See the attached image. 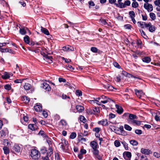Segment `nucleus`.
<instances>
[{
    "mask_svg": "<svg viewBox=\"0 0 160 160\" xmlns=\"http://www.w3.org/2000/svg\"><path fill=\"white\" fill-rule=\"evenodd\" d=\"M106 86V87H105V88L108 89L109 90H112V88H113V87L112 86H110L109 85H108L107 86Z\"/></svg>",
    "mask_w": 160,
    "mask_h": 160,
    "instance_id": "61",
    "label": "nucleus"
},
{
    "mask_svg": "<svg viewBox=\"0 0 160 160\" xmlns=\"http://www.w3.org/2000/svg\"><path fill=\"white\" fill-rule=\"evenodd\" d=\"M61 142L59 144L60 148L64 151L66 152L68 149V142L64 138L61 139Z\"/></svg>",
    "mask_w": 160,
    "mask_h": 160,
    "instance_id": "2",
    "label": "nucleus"
},
{
    "mask_svg": "<svg viewBox=\"0 0 160 160\" xmlns=\"http://www.w3.org/2000/svg\"><path fill=\"white\" fill-rule=\"evenodd\" d=\"M114 144L115 146L118 147L120 145V143L119 141L116 140L114 141Z\"/></svg>",
    "mask_w": 160,
    "mask_h": 160,
    "instance_id": "42",
    "label": "nucleus"
},
{
    "mask_svg": "<svg viewBox=\"0 0 160 160\" xmlns=\"http://www.w3.org/2000/svg\"><path fill=\"white\" fill-rule=\"evenodd\" d=\"M62 59L64 60L65 62L66 63H69L71 62V61L70 59H68L67 58H65L64 57H62Z\"/></svg>",
    "mask_w": 160,
    "mask_h": 160,
    "instance_id": "59",
    "label": "nucleus"
},
{
    "mask_svg": "<svg viewBox=\"0 0 160 160\" xmlns=\"http://www.w3.org/2000/svg\"><path fill=\"white\" fill-rule=\"evenodd\" d=\"M66 67L67 68L68 70L71 71L73 70L74 69V68L71 65H68V66H66Z\"/></svg>",
    "mask_w": 160,
    "mask_h": 160,
    "instance_id": "44",
    "label": "nucleus"
},
{
    "mask_svg": "<svg viewBox=\"0 0 160 160\" xmlns=\"http://www.w3.org/2000/svg\"><path fill=\"white\" fill-rule=\"evenodd\" d=\"M123 154L125 155L128 158H130L132 156L131 153L129 152H124Z\"/></svg>",
    "mask_w": 160,
    "mask_h": 160,
    "instance_id": "30",
    "label": "nucleus"
},
{
    "mask_svg": "<svg viewBox=\"0 0 160 160\" xmlns=\"http://www.w3.org/2000/svg\"><path fill=\"white\" fill-rule=\"evenodd\" d=\"M91 147L92 148V150L97 149V144L95 141L91 142L90 143Z\"/></svg>",
    "mask_w": 160,
    "mask_h": 160,
    "instance_id": "18",
    "label": "nucleus"
},
{
    "mask_svg": "<svg viewBox=\"0 0 160 160\" xmlns=\"http://www.w3.org/2000/svg\"><path fill=\"white\" fill-rule=\"evenodd\" d=\"M115 5L117 7L120 8H125L124 3H123L121 2H119L118 3H115Z\"/></svg>",
    "mask_w": 160,
    "mask_h": 160,
    "instance_id": "19",
    "label": "nucleus"
},
{
    "mask_svg": "<svg viewBox=\"0 0 160 160\" xmlns=\"http://www.w3.org/2000/svg\"><path fill=\"white\" fill-rule=\"evenodd\" d=\"M124 127L125 129L129 131H131L132 128L128 125L125 124L124 125Z\"/></svg>",
    "mask_w": 160,
    "mask_h": 160,
    "instance_id": "34",
    "label": "nucleus"
},
{
    "mask_svg": "<svg viewBox=\"0 0 160 160\" xmlns=\"http://www.w3.org/2000/svg\"><path fill=\"white\" fill-rule=\"evenodd\" d=\"M124 27L126 29H131L132 26L129 24H127L124 25Z\"/></svg>",
    "mask_w": 160,
    "mask_h": 160,
    "instance_id": "50",
    "label": "nucleus"
},
{
    "mask_svg": "<svg viewBox=\"0 0 160 160\" xmlns=\"http://www.w3.org/2000/svg\"><path fill=\"white\" fill-rule=\"evenodd\" d=\"M141 152L143 154L148 155L151 152L150 150L148 149L142 148L141 149Z\"/></svg>",
    "mask_w": 160,
    "mask_h": 160,
    "instance_id": "12",
    "label": "nucleus"
},
{
    "mask_svg": "<svg viewBox=\"0 0 160 160\" xmlns=\"http://www.w3.org/2000/svg\"><path fill=\"white\" fill-rule=\"evenodd\" d=\"M91 50L93 52L96 53L98 51V49L95 47H92L91 48Z\"/></svg>",
    "mask_w": 160,
    "mask_h": 160,
    "instance_id": "49",
    "label": "nucleus"
},
{
    "mask_svg": "<svg viewBox=\"0 0 160 160\" xmlns=\"http://www.w3.org/2000/svg\"><path fill=\"white\" fill-rule=\"evenodd\" d=\"M144 8L146 9L148 12L152 11L153 10V6L151 4L148 3H145L144 4Z\"/></svg>",
    "mask_w": 160,
    "mask_h": 160,
    "instance_id": "6",
    "label": "nucleus"
},
{
    "mask_svg": "<svg viewBox=\"0 0 160 160\" xmlns=\"http://www.w3.org/2000/svg\"><path fill=\"white\" fill-rule=\"evenodd\" d=\"M115 116L116 115L115 114L112 113H110L109 115V118L111 119L115 117Z\"/></svg>",
    "mask_w": 160,
    "mask_h": 160,
    "instance_id": "56",
    "label": "nucleus"
},
{
    "mask_svg": "<svg viewBox=\"0 0 160 160\" xmlns=\"http://www.w3.org/2000/svg\"><path fill=\"white\" fill-rule=\"evenodd\" d=\"M113 65L114 66L118 68H121V67L116 62H113Z\"/></svg>",
    "mask_w": 160,
    "mask_h": 160,
    "instance_id": "54",
    "label": "nucleus"
},
{
    "mask_svg": "<svg viewBox=\"0 0 160 160\" xmlns=\"http://www.w3.org/2000/svg\"><path fill=\"white\" fill-rule=\"evenodd\" d=\"M99 124H101L104 126H108V122L107 119H103L98 122Z\"/></svg>",
    "mask_w": 160,
    "mask_h": 160,
    "instance_id": "16",
    "label": "nucleus"
},
{
    "mask_svg": "<svg viewBox=\"0 0 160 160\" xmlns=\"http://www.w3.org/2000/svg\"><path fill=\"white\" fill-rule=\"evenodd\" d=\"M112 101L111 98H107L104 95L101 96L100 97L97 98L95 100L96 102L99 105H101V102L105 104Z\"/></svg>",
    "mask_w": 160,
    "mask_h": 160,
    "instance_id": "1",
    "label": "nucleus"
},
{
    "mask_svg": "<svg viewBox=\"0 0 160 160\" xmlns=\"http://www.w3.org/2000/svg\"><path fill=\"white\" fill-rule=\"evenodd\" d=\"M149 15L150 18L152 20H154L156 19V15L154 13H150L149 14Z\"/></svg>",
    "mask_w": 160,
    "mask_h": 160,
    "instance_id": "31",
    "label": "nucleus"
},
{
    "mask_svg": "<svg viewBox=\"0 0 160 160\" xmlns=\"http://www.w3.org/2000/svg\"><path fill=\"white\" fill-rule=\"evenodd\" d=\"M100 22L104 25H108V24L105 19H101L100 20Z\"/></svg>",
    "mask_w": 160,
    "mask_h": 160,
    "instance_id": "43",
    "label": "nucleus"
},
{
    "mask_svg": "<svg viewBox=\"0 0 160 160\" xmlns=\"http://www.w3.org/2000/svg\"><path fill=\"white\" fill-rule=\"evenodd\" d=\"M122 74L124 76H127V77H129V76H131L132 77H133L134 78H136V77L133 76H132L131 74L128 73L127 72H125L124 71H122Z\"/></svg>",
    "mask_w": 160,
    "mask_h": 160,
    "instance_id": "28",
    "label": "nucleus"
},
{
    "mask_svg": "<svg viewBox=\"0 0 160 160\" xmlns=\"http://www.w3.org/2000/svg\"><path fill=\"white\" fill-rule=\"evenodd\" d=\"M4 89L6 90H10L11 88V86L9 84H6L4 86Z\"/></svg>",
    "mask_w": 160,
    "mask_h": 160,
    "instance_id": "46",
    "label": "nucleus"
},
{
    "mask_svg": "<svg viewBox=\"0 0 160 160\" xmlns=\"http://www.w3.org/2000/svg\"><path fill=\"white\" fill-rule=\"evenodd\" d=\"M144 22H138V23L139 25V26L141 27L142 28H144L145 27V25H144Z\"/></svg>",
    "mask_w": 160,
    "mask_h": 160,
    "instance_id": "45",
    "label": "nucleus"
},
{
    "mask_svg": "<svg viewBox=\"0 0 160 160\" xmlns=\"http://www.w3.org/2000/svg\"><path fill=\"white\" fill-rule=\"evenodd\" d=\"M80 120L82 122H86V119L83 116H81L80 117Z\"/></svg>",
    "mask_w": 160,
    "mask_h": 160,
    "instance_id": "52",
    "label": "nucleus"
},
{
    "mask_svg": "<svg viewBox=\"0 0 160 160\" xmlns=\"http://www.w3.org/2000/svg\"><path fill=\"white\" fill-rule=\"evenodd\" d=\"M76 108L77 111L79 112H82L84 109V107L81 105L76 106Z\"/></svg>",
    "mask_w": 160,
    "mask_h": 160,
    "instance_id": "21",
    "label": "nucleus"
},
{
    "mask_svg": "<svg viewBox=\"0 0 160 160\" xmlns=\"http://www.w3.org/2000/svg\"><path fill=\"white\" fill-rule=\"evenodd\" d=\"M31 85L28 83H25L24 86V88L26 90H28L30 89Z\"/></svg>",
    "mask_w": 160,
    "mask_h": 160,
    "instance_id": "26",
    "label": "nucleus"
},
{
    "mask_svg": "<svg viewBox=\"0 0 160 160\" xmlns=\"http://www.w3.org/2000/svg\"><path fill=\"white\" fill-rule=\"evenodd\" d=\"M156 6H158L160 4V0H156L154 2Z\"/></svg>",
    "mask_w": 160,
    "mask_h": 160,
    "instance_id": "60",
    "label": "nucleus"
},
{
    "mask_svg": "<svg viewBox=\"0 0 160 160\" xmlns=\"http://www.w3.org/2000/svg\"><path fill=\"white\" fill-rule=\"evenodd\" d=\"M124 3L125 8L126 6H129L131 4V2L129 0H127L124 2Z\"/></svg>",
    "mask_w": 160,
    "mask_h": 160,
    "instance_id": "47",
    "label": "nucleus"
},
{
    "mask_svg": "<svg viewBox=\"0 0 160 160\" xmlns=\"http://www.w3.org/2000/svg\"><path fill=\"white\" fill-rule=\"evenodd\" d=\"M130 143L133 146H137L138 144V142L135 140H131L130 141Z\"/></svg>",
    "mask_w": 160,
    "mask_h": 160,
    "instance_id": "33",
    "label": "nucleus"
},
{
    "mask_svg": "<svg viewBox=\"0 0 160 160\" xmlns=\"http://www.w3.org/2000/svg\"><path fill=\"white\" fill-rule=\"evenodd\" d=\"M141 122L135 120L131 121V123L135 124L137 125H139L141 124Z\"/></svg>",
    "mask_w": 160,
    "mask_h": 160,
    "instance_id": "24",
    "label": "nucleus"
},
{
    "mask_svg": "<svg viewBox=\"0 0 160 160\" xmlns=\"http://www.w3.org/2000/svg\"><path fill=\"white\" fill-rule=\"evenodd\" d=\"M144 25L146 28H148L149 31L151 32H154L156 29V27L153 25H152L150 22L148 23H146L144 22Z\"/></svg>",
    "mask_w": 160,
    "mask_h": 160,
    "instance_id": "4",
    "label": "nucleus"
},
{
    "mask_svg": "<svg viewBox=\"0 0 160 160\" xmlns=\"http://www.w3.org/2000/svg\"><path fill=\"white\" fill-rule=\"evenodd\" d=\"M76 94L78 96H81L82 95V92L80 90H77L76 92Z\"/></svg>",
    "mask_w": 160,
    "mask_h": 160,
    "instance_id": "39",
    "label": "nucleus"
},
{
    "mask_svg": "<svg viewBox=\"0 0 160 160\" xmlns=\"http://www.w3.org/2000/svg\"><path fill=\"white\" fill-rule=\"evenodd\" d=\"M28 128L32 131L35 130L37 129V127L34 124H30L28 125Z\"/></svg>",
    "mask_w": 160,
    "mask_h": 160,
    "instance_id": "17",
    "label": "nucleus"
},
{
    "mask_svg": "<svg viewBox=\"0 0 160 160\" xmlns=\"http://www.w3.org/2000/svg\"><path fill=\"white\" fill-rule=\"evenodd\" d=\"M53 153V150L51 147H49L48 151L46 154L45 157H42V159L43 160H49L48 156H50Z\"/></svg>",
    "mask_w": 160,
    "mask_h": 160,
    "instance_id": "5",
    "label": "nucleus"
},
{
    "mask_svg": "<svg viewBox=\"0 0 160 160\" xmlns=\"http://www.w3.org/2000/svg\"><path fill=\"white\" fill-rule=\"evenodd\" d=\"M95 157L96 158H97L99 160H102V157L100 155H99V154H98L97 155H96L95 156Z\"/></svg>",
    "mask_w": 160,
    "mask_h": 160,
    "instance_id": "63",
    "label": "nucleus"
},
{
    "mask_svg": "<svg viewBox=\"0 0 160 160\" xmlns=\"http://www.w3.org/2000/svg\"><path fill=\"white\" fill-rule=\"evenodd\" d=\"M101 129L99 128H95L93 129V131L96 132V133H98L101 130Z\"/></svg>",
    "mask_w": 160,
    "mask_h": 160,
    "instance_id": "51",
    "label": "nucleus"
},
{
    "mask_svg": "<svg viewBox=\"0 0 160 160\" xmlns=\"http://www.w3.org/2000/svg\"><path fill=\"white\" fill-rule=\"evenodd\" d=\"M47 151V150H46V148L45 147L42 148L40 150V152L41 153L44 154Z\"/></svg>",
    "mask_w": 160,
    "mask_h": 160,
    "instance_id": "48",
    "label": "nucleus"
},
{
    "mask_svg": "<svg viewBox=\"0 0 160 160\" xmlns=\"http://www.w3.org/2000/svg\"><path fill=\"white\" fill-rule=\"evenodd\" d=\"M135 133L136 134H137L138 135H140L142 133V131L141 130L136 129L135 131Z\"/></svg>",
    "mask_w": 160,
    "mask_h": 160,
    "instance_id": "53",
    "label": "nucleus"
},
{
    "mask_svg": "<svg viewBox=\"0 0 160 160\" xmlns=\"http://www.w3.org/2000/svg\"><path fill=\"white\" fill-rule=\"evenodd\" d=\"M138 6V3L134 1L132 3V7L134 8H136Z\"/></svg>",
    "mask_w": 160,
    "mask_h": 160,
    "instance_id": "38",
    "label": "nucleus"
},
{
    "mask_svg": "<svg viewBox=\"0 0 160 160\" xmlns=\"http://www.w3.org/2000/svg\"><path fill=\"white\" fill-rule=\"evenodd\" d=\"M23 80H24V79H17L14 81V82L15 83H21Z\"/></svg>",
    "mask_w": 160,
    "mask_h": 160,
    "instance_id": "57",
    "label": "nucleus"
},
{
    "mask_svg": "<svg viewBox=\"0 0 160 160\" xmlns=\"http://www.w3.org/2000/svg\"><path fill=\"white\" fill-rule=\"evenodd\" d=\"M41 54L42 55H43L46 59H48L51 60L52 58V57L51 56H49L45 54L44 53L42 52H41Z\"/></svg>",
    "mask_w": 160,
    "mask_h": 160,
    "instance_id": "36",
    "label": "nucleus"
},
{
    "mask_svg": "<svg viewBox=\"0 0 160 160\" xmlns=\"http://www.w3.org/2000/svg\"><path fill=\"white\" fill-rule=\"evenodd\" d=\"M19 32L22 35H25L26 33V29L24 28H20L19 30Z\"/></svg>",
    "mask_w": 160,
    "mask_h": 160,
    "instance_id": "29",
    "label": "nucleus"
},
{
    "mask_svg": "<svg viewBox=\"0 0 160 160\" xmlns=\"http://www.w3.org/2000/svg\"><path fill=\"white\" fill-rule=\"evenodd\" d=\"M135 92L136 95L139 98L143 94V93L141 90L135 89Z\"/></svg>",
    "mask_w": 160,
    "mask_h": 160,
    "instance_id": "15",
    "label": "nucleus"
},
{
    "mask_svg": "<svg viewBox=\"0 0 160 160\" xmlns=\"http://www.w3.org/2000/svg\"><path fill=\"white\" fill-rule=\"evenodd\" d=\"M153 155L157 158H158L160 157V154L157 152H154L153 153Z\"/></svg>",
    "mask_w": 160,
    "mask_h": 160,
    "instance_id": "62",
    "label": "nucleus"
},
{
    "mask_svg": "<svg viewBox=\"0 0 160 160\" xmlns=\"http://www.w3.org/2000/svg\"><path fill=\"white\" fill-rule=\"evenodd\" d=\"M30 156L32 159H37L40 157V154L38 150L36 149H32L31 151Z\"/></svg>",
    "mask_w": 160,
    "mask_h": 160,
    "instance_id": "3",
    "label": "nucleus"
},
{
    "mask_svg": "<svg viewBox=\"0 0 160 160\" xmlns=\"http://www.w3.org/2000/svg\"><path fill=\"white\" fill-rule=\"evenodd\" d=\"M10 75L12 76V74H10L7 72H5L3 73V74L2 75V77L4 79H7L10 78Z\"/></svg>",
    "mask_w": 160,
    "mask_h": 160,
    "instance_id": "13",
    "label": "nucleus"
},
{
    "mask_svg": "<svg viewBox=\"0 0 160 160\" xmlns=\"http://www.w3.org/2000/svg\"><path fill=\"white\" fill-rule=\"evenodd\" d=\"M34 108L36 112H40L42 111V106L39 103L36 104L34 106Z\"/></svg>",
    "mask_w": 160,
    "mask_h": 160,
    "instance_id": "7",
    "label": "nucleus"
},
{
    "mask_svg": "<svg viewBox=\"0 0 160 160\" xmlns=\"http://www.w3.org/2000/svg\"><path fill=\"white\" fill-rule=\"evenodd\" d=\"M142 61L146 63H149L151 61V58L149 57H145L142 59Z\"/></svg>",
    "mask_w": 160,
    "mask_h": 160,
    "instance_id": "23",
    "label": "nucleus"
},
{
    "mask_svg": "<svg viewBox=\"0 0 160 160\" xmlns=\"http://www.w3.org/2000/svg\"><path fill=\"white\" fill-rule=\"evenodd\" d=\"M5 52H9L11 53H14V51L11 49H5Z\"/></svg>",
    "mask_w": 160,
    "mask_h": 160,
    "instance_id": "55",
    "label": "nucleus"
},
{
    "mask_svg": "<svg viewBox=\"0 0 160 160\" xmlns=\"http://www.w3.org/2000/svg\"><path fill=\"white\" fill-rule=\"evenodd\" d=\"M76 136V134L75 132H72L70 136V138L72 139H73L75 138Z\"/></svg>",
    "mask_w": 160,
    "mask_h": 160,
    "instance_id": "37",
    "label": "nucleus"
},
{
    "mask_svg": "<svg viewBox=\"0 0 160 160\" xmlns=\"http://www.w3.org/2000/svg\"><path fill=\"white\" fill-rule=\"evenodd\" d=\"M24 41L26 43L29 44L30 43V38L29 36L27 35L25 36L24 38Z\"/></svg>",
    "mask_w": 160,
    "mask_h": 160,
    "instance_id": "25",
    "label": "nucleus"
},
{
    "mask_svg": "<svg viewBox=\"0 0 160 160\" xmlns=\"http://www.w3.org/2000/svg\"><path fill=\"white\" fill-rule=\"evenodd\" d=\"M92 151L95 156L97 155L98 154H99V151L97 149L93 150Z\"/></svg>",
    "mask_w": 160,
    "mask_h": 160,
    "instance_id": "40",
    "label": "nucleus"
},
{
    "mask_svg": "<svg viewBox=\"0 0 160 160\" xmlns=\"http://www.w3.org/2000/svg\"><path fill=\"white\" fill-rule=\"evenodd\" d=\"M13 150L17 153H19L21 151V148L18 144H15L13 148Z\"/></svg>",
    "mask_w": 160,
    "mask_h": 160,
    "instance_id": "11",
    "label": "nucleus"
},
{
    "mask_svg": "<svg viewBox=\"0 0 160 160\" xmlns=\"http://www.w3.org/2000/svg\"><path fill=\"white\" fill-rule=\"evenodd\" d=\"M62 49L64 51L69 52L74 51V48L68 45L63 47Z\"/></svg>",
    "mask_w": 160,
    "mask_h": 160,
    "instance_id": "9",
    "label": "nucleus"
},
{
    "mask_svg": "<svg viewBox=\"0 0 160 160\" xmlns=\"http://www.w3.org/2000/svg\"><path fill=\"white\" fill-rule=\"evenodd\" d=\"M55 158L57 160H60V158L59 156V154L58 153H56L55 154Z\"/></svg>",
    "mask_w": 160,
    "mask_h": 160,
    "instance_id": "64",
    "label": "nucleus"
},
{
    "mask_svg": "<svg viewBox=\"0 0 160 160\" xmlns=\"http://www.w3.org/2000/svg\"><path fill=\"white\" fill-rule=\"evenodd\" d=\"M42 87L43 89L45 90L46 91H49L50 90L51 88L49 85L46 83H43Z\"/></svg>",
    "mask_w": 160,
    "mask_h": 160,
    "instance_id": "10",
    "label": "nucleus"
},
{
    "mask_svg": "<svg viewBox=\"0 0 160 160\" xmlns=\"http://www.w3.org/2000/svg\"><path fill=\"white\" fill-rule=\"evenodd\" d=\"M130 17L132 18L135 17V13L134 11H131L129 12Z\"/></svg>",
    "mask_w": 160,
    "mask_h": 160,
    "instance_id": "32",
    "label": "nucleus"
},
{
    "mask_svg": "<svg viewBox=\"0 0 160 160\" xmlns=\"http://www.w3.org/2000/svg\"><path fill=\"white\" fill-rule=\"evenodd\" d=\"M129 119L130 120V122L131 123V121L137 119V116L135 115L132 114H129Z\"/></svg>",
    "mask_w": 160,
    "mask_h": 160,
    "instance_id": "20",
    "label": "nucleus"
},
{
    "mask_svg": "<svg viewBox=\"0 0 160 160\" xmlns=\"http://www.w3.org/2000/svg\"><path fill=\"white\" fill-rule=\"evenodd\" d=\"M93 113L94 114H96L99 112V109L98 107H95L93 109Z\"/></svg>",
    "mask_w": 160,
    "mask_h": 160,
    "instance_id": "35",
    "label": "nucleus"
},
{
    "mask_svg": "<svg viewBox=\"0 0 160 160\" xmlns=\"http://www.w3.org/2000/svg\"><path fill=\"white\" fill-rule=\"evenodd\" d=\"M116 108L117 109V112L119 114H121L123 112V108L118 104H116Z\"/></svg>",
    "mask_w": 160,
    "mask_h": 160,
    "instance_id": "8",
    "label": "nucleus"
},
{
    "mask_svg": "<svg viewBox=\"0 0 160 160\" xmlns=\"http://www.w3.org/2000/svg\"><path fill=\"white\" fill-rule=\"evenodd\" d=\"M41 31L42 32H43L44 34L47 35H49V32L48 31V30L47 29L45 28H43L42 27H41Z\"/></svg>",
    "mask_w": 160,
    "mask_h": 160,
    "instance_id": "22",
    "label": "nucleus"
},
{
    "mask_svg": "<svg viewBox=\"0 0 160 160\" xmlns=\"http://www.w3.org/2000/svg\"><path fill=\"white\" fill-rule=\"evenodd\" d=\"M67 123L66 120L64 119H62L59 122V125L60 126H62V128H63L67 126Z\"/></svg>",
    "mask_w": 160,
    "mask_h": 160,
    "instance_id": "14",
    "label": "nucleus"
},
{
    "mask_svg": "<svg viewBox=\"0 0 160 160\" xmlns=\"http://www.w3.org/2000/svg\"><path fill=\"white\" fill-rule=\"evenodd\" d=\"M4 152L5 154H8L9 153V148L7 147H4L3 148Z\"/></svg>",
    "mask_w": 160,
    "mask_h": 160,
    "instance_id": "27",
    "label": "nucleus"
},
{
    "mask_svg": "<svg viewBox=\"0 0 160 160\" xmlns=\"http://www.w3.org/2000/svg\"><path fill=\"white\" fill-rule=\"evenodd\" d=\"M109 2L111 4H114L115 5V3H117L116 2V0H108Z\"/></svg>",
    "mask_w": 160,
    "mask_h": 160,
    "instance_id": "58",
    "label": "nucleus"
},
{
    "mask_svg": "<svg viewBox=\"0 0 160 160\" xmlns=\"http://www.w3.org/2000/svg\"><path fill=\"white\" fill-rule=\"evenodd\" d=\"M140 32L142 36H143L144 38H147V36H146L145 32H144L143 30H140Z\"/></svg>",
    "mask_w": 160,
    "mask_h": 160,
    "instance_id": "41",
    "label": "nucleus"
}]
</instances>
